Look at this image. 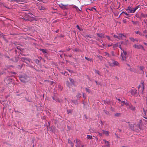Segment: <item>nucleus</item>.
<instances>
[{"label": "nucleus", "instance_id": "b1692460", "mask_svg": "<svg viewBox=\"0 0 147 147\" xmlns=\"http://www.w3.org/2000/svg\"><path fill=\"white\" fill-rule=\"evenodd\" d=\"M85 58L86 60H87L90 61H91L92 60V59H90L86 57H85Z\"/></svg>", "mask_w": 147, "mask_h": 147}, {"label": "nucleus", "instance_id": "a19ab883", "mask_svg": "<svg viewBox=\"0 0 147 147\" xmlns=\"http://www.w3.org/2000/svg\"><path fill=\"white\" fill-rule=\"evenodd\" d=\"M83 97L84 98V99H85V98H86V96L84 95V93H83Z\"/></svg>", "mask_w": 147, "mask_h": 147}, {"label": "nucleus", "instance_id": "2f4dec72", "mask_svg": "<svg viewBox=\"0 0 147 147\" xmlns=\"http://www.w3.org/2000/svg\"><path fill=\"white\" fill-rule=\"evenodd\" d=\"M40 50L43 53H46V50L44 49H41Z\"/></svg>", "mask_w": 147, "mask_h": 147}, {"label": "nucleus", "instance_id": "a18cd8bd", "mask_svg": "<svg viewBox=\"0 0 147 147\" xmlns=\"http://www.w3.org/2000/svg\"><path fill=\"white\" fill-rule=\"evenodd\" d=\"M135 107H133L131 109V110L133 111H134L135 110Z\"/></svg>", "mask_w": 147, "mask_h": 147}, {"label": "nucleus", "instance_id": "423d86ee", "mask_svg": "<svg viewBox=\"0 0 147 147\" xmlns=\"http://www.w3.org/2000/svg\"><path fill=\"white\" fill-rule=\"evenodd\" d=\"M143 117L145 119H147V110H145L144 108L143 109Z\"/></svg>", "mask_w": 147, "mask_h": 147}, {"label": "nucleus", "instance_id": "393cba45", "mask_svg": "<svg viewBox=\"0 0 147 147\" xmlns=\"http://www.w3.org/2000/svg\"><path fill=\"white\" fill-rule=\"evenodd\" d=\"M124 13L125 15H127V16L129 17L130 16L129 14H127L126 12H125L124 11H123L121 13Z\"/></svg>", "mask_w": 147, "mask_h": 147}, {"label": "nucleus", "instance_id": "5fc2aeb1", "mask_svg": "<svg viewBox=\"0 0 147 147\" xmlns=\"http://www.w3.org/2000/svg\"><path fill=\"white\" fill-rule=\"evenodd\" d=\"M131 22H133V23H134V24H136L135 23V22H134V21H132Z\"/></svg>", "mask_w": 147, "mask_h": 147}, {"label": "nucleus", "instance_id": "6e6d98bb", "mask_svg": "<svg viewBox=\"0 0 147 147\" xmlns=\"http://www.w3.org/2000/svg\"><path fill=\"white\" fill-rule=\"evenodd\" d=\"M144 44L145 45H146L147 46V43H146V42H144Z\"/></svg>", "mask_w": 147, "mask_h": 147}, {"label": "nucleus", "instance_id": "6ab92c4d", "mask_svg": "<svg viewBox=\"0 0 147 147\" xmlns=\"http://www.w3.org/2000/svg\"><path fill=\"white\" fill-rule=\"evenodd\" d=\"M87 138L88 139H92V137L91 136L88 135L87 136Z\"/></svg>", "mask_w": 147, "mask_h": 147}, {"label": "nucleus", "instance_id": "bf43d9fd", "mask_svg": "<svg viewBox=\"0 0 147 147\" xmlns=\"http://www.w3.org/2000/svg\"><path fill=\"white\" fill-rule=\"evenodd\" d=\"M119 130L120 132H121V129H119Z\"/></svg>", "mask_w": 147, "mask_h": 147}, {"label": "nucleus", "instance_id": "8fccbe9b", "mask_svg": "<svg viewBox=\"0 0 147 147\" xmlns=\"http://www.w3.org/2000/svg\"><path fill=\"white\" fill-rule=\"evenodd\" d=\"M112 45H113V44H112L111 45H108V47H110V46H111Z\"/></svg>", "mask_w": 147, "mask_h": 147}, {"label": "nucleus", "instance_id": "09e8293b", "mask_svg": "<svg viewBox=\"0 0 147 147\" xmlns=\"http://www.w3.org/2000/svg\"><path fill=\"white\" fill-rule=\"evenodd\" d=\"M119 47L121 49V50L122 51V49L121 47V45H120L119 46Z\"/></svg>", "mask_w": 147, "mask_h": 147}, {"label": "nucleus", "instance_id": "4c0bfd02", "mask_svg": "<svg viewBox=\"0 0 147 147\" xmlns=\"http://www.w3.org/2000/svg\"><path fill=\"white\" fill-rule=\"evenodd\" d=\"M140 69L141 70H142L144 69V67L143 66H140Z\"/></svg>", "mask_w": 147, "mask_h": 147}, {"label": "nucleus", "instance_id": "5701e85b", "mask_svg": "<svg viewBox=\"0 0 147 147\" xmlns=\"http://www.w3.org/2000/svg\"><path fill=\"white\" fill-rule=\"evenodd\" d=\"M76 97L78 98L81 97V94L80 93H78L77 95L76 96Z\"/></svg>", "mask_w": 147, "mask_h": 147}, {"label": "nucleus", "instance_id": "72a5a7b5", "mask_svg": "<svg viewBox=\"0 0 147 147\" xmlns=\"http://www.w3.org/2000/svg\"><path fill=\"white\" fill-rule=\"evenodd\" d=\"M106 55H107L108 57H111V55L110 54L107 53H105Z\"/></svg>", "mask_w": 147, "mask_h": 147}, {"label": "nucleus", "instance_id": "c85d7f7f", "mask_svg": "<svg viewBox=\"0 0 147 147\" xmlns=\"http://www.w3.org/2000/svg\"><path fill=\"white\" fill-rule=\"evenodd\" d=\"M69 80L70 81L71 83H72V84H73L74 83V80L70 78H69Z\"/></svg>", "mask_w": 147, "mask_h": 147}, {"label": "nucleus", "instance_id": "052dcab7", "mask_svg": "<svg viewBox=\"0 0 147 147\" xmlns=\"http://www.w3.org/2000/svg\"><path fill=\"white\" fill-rule=\"evenodd\" d=\"M79 10L80 11H81L82 10V9L81 8V9H79Z\"/></svg>", "mask_w": 147, "mask_h": 147}, {"label": "nucleus", "instance_id": "13d9d810", "mask_svg": "<svg viewBox=\"0 0 147 147\" xmlns=\"http://www.w3.org/2000/svg\"><path fill=\"white\" fill-rule=\"evenodd\" d=\"M29 14H30V15H31V16H32V13H29Z\"/></svg>", "mask_w": 147, "mask_h": 147}, {"label": "nucleus", "instance_id": "4468645a", "mask_svg": "<svg viewBox=\"0 0 147 147\" xmlns=\"http://www.w3.org/2000/svg\"><path fill=\"white\" fill-rule=\"evenodd\" d=\"M113 47L114 49H115L116 48L118 47L119 45L118 43L115 44H113Z\"/></svg>", "mask_w": 147, "mask_h": 147}, {"label": "nucleus", "instance_id": "774afa93", "mask_svg": "<svg viewBox=\"0 0 147 147\" xmlns=\"http://www.w3.org/2000/svg\"><path fill=\"white\" fill-rule=\"evenodd\" d=\"M76 142H77V141H78L77 140H76Z\"/></svg>", "mask_w": 147, "mask_h": 147}, {"label": "nucleus", "instance_id": "0eeeda50", "mask_svg": "<svg viewBox=\"0 0 147 147\" xmlns=\"http://www.w3.org/2000/svg\"><path fill=\"white\" fill-rule=\"evenodd\" d=\"M38 8L39 10L44 11L46 9V8L44 6L39 5H38Z\"/></svg>", "mask_w": 147, "mask_h": 147}, {"label": "nucleus", "instance_id": "6e6552de", "mask_svg": "<svg viewBox=\"0 0 147 147\" xmlns=\"http://www.w3.org/2000/svg\"><path fill=\"white\" fill-rule=\"evenodd\" d=\"M97 35L98 37H99L100 38H105V34L104 33H97Z\"/></svg>", "mask_w": 147, "mask_h": 147}, {"label": "nucleus", "instance_id": "dca6fc26", "mask_svg": "<svg viewBox=\"0 0 147 147\" xmlns=\"http://www.w3.org/2000/svg\"><path fill=\"white\" fill-rule=\"evenodd\" d=\"M135 32L136 34H139L140 36L144 35H142V33L139 31H135Z\"/></svg>", "mask_w": 147, "mask_h": 147}, {"label": "nucleus", "instance_id": "bb28decb", "mask_svg": "<svg viewBox=\"0 0 147 147\" xmlns=\"http://www.w3.org/2000/svg\"><path fill=\"white\" fill-rule=\"evenodd\" d=\"M139 5L137 6L135 8H133V9L134 11V12H135V11L138 9V8L139 7Z\"/></svg>", "mask_w": 147, "mask_h": 147}, {"label": "nucleus", "instance_id": "c9c22d12", "mask_svg": "<svg viewBox=\"0 0 147 147\" xmlns=\"http://www.w3.org/2000/svg\"><path fill=\"white\" fill-rule=\"evenodd\" d=\"M88 9L90 10V11H93L94 9L96 10V9L94 7H92L90 9Z\"/></svg>", "mask_w": 147, "mask_h": 147}, {"label": "nucleus", "instance_id": "e2e57ef3", "mask_svg": "<svg viewBox=\"0 0 147 147\" xmlns=\"http://www.w3.org/2000/svg\"><path fill=\"white\" fill-rule=\"evenodd\" d=\"M145 37L146 38H147V35H145Z\"/></svg>", "mask_w": 147, "mask_h": 147}, {"label": "nucleus", "instance_id": "3c124183", "mask_svg": "<svg viewBox=\"0 0 147 147\" xmlns=\"http://www.w3.org/2000/svg\"><path fill=\"white\" fill-rule=\"evenodd\" d=\"M75 51H78V49H75Z\"/></svg>", "mask_w": 147, "mask_h": 147}, {"label": "nucleus", "instance_id": "338daca9", "mask_svg": "<svg viewBox=\"0 0 147 147\" xmlns=\"http://www.w3.org/2000/svg\"><path fill=\"white\" fill-rule=\"evenodd\" d=\"M17 96H20V94H18L17 95Z\"/></svg>", "mask_w": 147, "mask_h": 147}, {"label": "nucleus", "instance_id": "603ef678", "mask_svg": "<svg viewBox=\"0 0 147 147\" xmlns=\"http://www.w3.org/2000/svg\"><path fill=\"white\" fill-rule=\"evenodd\" d=\"M71 110H68V113H70L71 112Z\"/></svg>", "mask_w": 147, "mask_h": 147}, {"label": "nucleus", "instance_id": "f704fd0d", "mask_svg": "<svg viewBox=\"0 0 147 147\" xmlns=\"http://www.w3.org/2000/svg\"><path fill=\"white\" fill-rule=\"evenodd\" d=\"M35 62L37 64H38L39 62V60L38 59H36L35 60Z\"/></svg>", "mask_w": 147, "mask_h": 147}, {"label": "nucleus", "instance_id": "58836bf2", "mask_svg": "<svg viewBox=\"0 0 147 147\" xmlns=\"http://www.w3.org/2000/svg\"><path fill=\"white\" fill-rule=\"evenodd\" d=\"M106 37L109 40H111L110 37L109 36H106Z\"/></svg>", "mask_w": 147, "mask_h": 147}, {"label": "nucleus", "instance_id": "de8ad7c7", "mask_svg": "<svg viewBox=\"0 0 147 147\" xmlns=\"http://www.w3.org/2000/svg\"><path fill=\"white\" fill-rule=\"evenodd\" d=\"M121 103V106H123L124 105H125L124 103Z\"/></svg>", "mask_w": 147, "mask_h": 147}, {"label": "nucleus", "instance_id": "e433bc0d", "mask_svg": "<svg viewBox=\"0 0 147 147\" xmlns=\"http://www.w3.org/2000/svg\"><path fill=\"white\" fill-rule=\"evenodd\" d=\"M115 38H117L118 39H119V36H118H118H117V35H114V36H113Z\"/></svg>", "mask_w": 147, "mask_h": 147}, {"label": "nucleus", "instance_id": "680f3d73", "mask_svg": "<svg viewBox=\"0 0 147 147\" xmlns=\"http://www.w3.org/2000/svg\"><path fill=\"white\" fill-rule=\"evenodd\" d=\"M127 65L129 67L130 66V65L128 64H127Z\"/></svg>", "mask_w": 147, "mask_h": 147}, {"label": "nucleus", "instance_id": "c03bdc74", "mask_svg": "<svg viewBox=\"0 0 147 147\" xmlns=\"http://www.w3.org/2000/svg\"><path fill=\"white\" fill-rule=\"evenodd\" d=\"M129 70H130L131 71H133V69L131 68H130V69H129Z\"/></svg>", "mask_w": 147, "mask_h": 147}, {"label": "nucleus", "instance_id": "cd10ccee", "mask_svg": "<svg viewBox=\"0 0 147 147\" xmlns=\"http://www.w3.org/2000/svg\"><path fill=\"white\" fill-rule=\"evenodd\" d=\"M29 20L30 21H32L34 20V17H32L29 18Z\"/></svg>", "mask_w": 147, "mask_h": 147}, {"label": "nucleus", "instance_id": "c756f323", "mask_svg": "<svg viewBox=\"0 0 147 147\" xmlns=\"http://www.w3.org/2000/svg\"><path fill=\"white\" fill-rule=\"evenodd\" d=\"M120 113H117L115 114V116L116 117H119L120 115Z\"/></svg>", "mask_w": 147, "mask_h": 147}, {"label": "nucleus", "instance_id": "37998d69", "mask_svg": "<svg viewBox=\"0 0 147 147\" xmlns=\"http://www.w3.org/2000/svg\"><path fill=\"white\" fill-rule=\"evenodd\" d=\"M115 134L117 138H119L117 134Z\"/></svg>", "mask_w": 147, "mask_h": 147}, {"label": "nucleus", "instance_id": "473e14b6", "mask_svg": "<svg viewBox=\"0 0 147 147\" xmlns=\"http://www.w3.org/2000/svg\"><path fill=\"white\" fill-rule=\"evenodd\" d=\"M66 84L67 86H68L69 87L70 84H69V82L68 81L66 82Z\"/></svg>", "mask_w": 147, "mask_h": 147}, {"label": "nucleus", "instance_id": "a878e982", "mask_svg": "<svg viewBox=\"0 0 147 147\" xmlns=\"http://www.w3.org/2000/svg\"><path fill=\"white\" fill-rule=\"evenodd\" d=\"M85 89L86 90V91L87 92H88V93H90V89L88 88H85Z\"/></svg>", "mask_w": 147, "mask_h": 147}, {"label": "nucleus", "instance_id": "2eb2a0df", "mask_svg": "<svg viewBox=\"0 0 147 147\" xmlns=\"http://www.w3.org/2000/svg\"><path fill=\"white\" fill-rule=\"evenodd\" d=\"M103 133L105 134L107 136H108L109 135V133L108 131H105V130H103Z\"/></svg>", "mask_w": 147, "mask_h": 147}, {"label": "nucleus", "instance_id": "a211bd4d", "mask_svg": "<svg viewBox=\"0 0 147 147\" xmlns=\"http://www.w3.org/2000/svg\"><path fill=\"white\" fill-rule=\"evenodd\" d=\"M123 51L121 52V54H123V55H124L126 56L127 54V52L124 51V50H122Z\"/></svg>", "mask_w": 147, "mask_h": 147}, {"label": "nucleus", "instance_id": "7ed1b4c3", "mask_svg": "<svg viewBox=\"0 0 147 147\" xmlns=\"http://www.w3.org/2000/svg\"><path fill=\"white\" fill-rule=\"evenodd\" d=\"M133 47L137 49H141L143 50L144 51H145V49H144V47L142 45H137L135 44L133 46Z\"/></svg>", "mask_w": 147, "mask_h": 147}, {"label": "nucleus", "instance_id": "1a4fd4ad", "mask_svg": "<svg viewBox=\"0 0 147 147\" xmlns=\"http://www.w3.org/2000/svg\"><path fill=\"white\" fill-rule=\"evenodd\" d=\"M119 36V39H123V38L124 37H125V36L122 34H120L118 35Z\"/></svg>", "mask_w": 147, "mask_h": 147}, {"label": "nucleus", "instance_id": "f257e3e1", "mask_svg": "<svg viewBox=\"0 0 147 147\" xmlns=\"http://www.w3.org/2000/svg\"><path fill=\"white\" fill-rule=\"evenodd\" d=\"M109 65L111 66H117L119 65V63L117 61L112 60V62H109Z\"/></svg>", "mask_w": 147, "mask_h": 147}, {"label": "nucleus", "instance_id": "f03ea898", "mask_svg": "<svg viewBox=\"0 0 147 147\" xmlns=\"http://www.w3.org/2000/svg\"><path fill=\"white\" fill-rule=\"evenodd\" d=\"M20 80L22 82L25 83L27 81L28 77L26 76H21L20 77Z\"/></svg>", "mask_w": 147, "mask_h": 147}, {"label": "nucleus", "instance_id": "7c9ffc66", "mask_svg": "<svg viewBox=\"0 0 147 147\" xmlns=\"http://www.w3.org/2000/svg\"><path fill=\"white\" fill-rule=\"evenodd\" d=\"M95 72L96 73H97L99 75H100L99 71L95 70Z\"/></svg>", "mask_w": 147, "mask_h": 147}, {"label": "nucleus", "instance_id": "4d7b16f0", "mask_svg": "<svg viewBox=\"0 0 147 147\" xmlns=\"http://www.w3.org/2000/svg\"><path fill=\"white\" fill-rule=\"evenodd\" d=\"M105 113H106L107 114V113H108V112L107 111H106Z\"/></svg>", "mask_w": 147, "mask_h": 147}, {"label": "nucleus", "instance_id": "f8f14e48", "mask_svg": "<svg viewBox=\"0 0 147 147\" xmlns=\"http://www.w3.org/2000/svg\"><path fill=\"white\" fill-rule=\"evenodd\" d=\"M103 141L106 144V146L107 147H109L110 146V144L108 141H106L105 140H103Z\"/></svg>", "mask_w": 147, "mask_h": 147}, {"label": "nucleus", "instance_id": "864d4df0", "mask_svg": "<svg viewBox=\"0 0 147 147\" xmlns=\"http://www.w3.org/2000/svg\"><path fill=\"white\" fill-rule=\"evenodd\" d=\"M117 100H118L119 101H121V100H120V99H119V98H117Z\"/></svg>", "mask_w": 147, "mask_h": 147}, {"label": "nucleus", "instance_id": "9d476101", "mask_svg": "<svg viewBox=\"0 0 147 147\" xmlns=\"http://www.w3.org/2000/svg\"><path fill=\"white\" fill-rule=\"evenodd\" d=\"M14 1L17 2L18 3L20 4H22L25 2L24 1H20L18 0H14Z\"/></svg>", "mask_w": 147, "mask_h": 147}, {"label": "nucleus", "instance_id": "4be33fe9", "mask_svg": "<svg viewBox=\"0 0 147 147\" xmlns=\"http://www.w3.org/2000/svg\"><path fill=\"white\" fill-rule=\"evenodd\" d=\"M122 103H124L125 104V105L128 106L129 105V103L127 101L126 102H125V101H122L121 102Z\"/></svg>", "mask_w": 147, "mask_h": 147}, {"label": "nucleus", "instance_id": "69168bd1", "mask_svg": "<svg viewBox=\"0 0 147 147\" xmlns=\"http://www.w3.org/2000/svg\"><path fill=\"white\" fill-rule=\"evenodd\" d=\"M140 85L139 86L138 88H140Z\"/></svg>", "mask_w": 147, "mask_h": 147}, {"label": "nucleus", "instance_id": "aec40b11", "mask_svg": "<svg viewBox=\"0 0 147 147\" xmlns=\"http://www.w3.org/2000/svg\"><path fill=\"white\" fill-rule=\"evenodd\" d=\"M52 98L53 100H55L56 102H59V100L58 98H54V97H53Z\"/></svg>", "mask_w": 147, "mask_h": 147}, {"label": "nucleus", "instance_id": "412c9836", "mask_svg": "<svg viewBox=\"0 0 147 147\" xmlns=\"http://www.w3.org/2000/svg\"><path fill=\"white\" fill-rule=\"evenodd\" d=\"M84 36L86 38H92V37L90 35H88V34Z\"/></svg>", "mask_w": 147, "mask_h": 147}, {"label": "nucleus", "instance_id": "ddd939ff", "mask_svg": "<svg viewBox=\"0 0 147 147\" xmlns=\"http://www.w3.org/2000/svg\"><path fill=\"white\" fill-rule=\"evenodd\" d=\"M129 39L133 42H134L136 41L137 42L138 41V40L136 38L135 39L133 37L130 38Z\"/></svg>", "mask_w": 147, "mask_h": 147}, {"label": "nucleus", "instance_id": "0e129e2a", "mask_svg": "<svg viewBox=\"0 0 147 147\" xmlns=\"http://www.w3.org/2000/svg\"><path fill=\"white\" fill-rule=\"evenodd\" d=\"M112 55H113V56H114V55L113 54V52H112Z\"/></svg>", "mask_w": 147, "mask_h": 147}, {"label": "nucleus", "instance_id": "f3484780", "mask_svg": "<svg viewBox=\"0 0 147 147\" xmlns=\"http://www.w3.org/2000/svg\"><path fill=\"white\" fill-rule=\"evenodd\" d=\"M68 143L69 144H70V145L71 147H73L74 146L73 144L71 142V141H70L69 140H68Z\"/></svg>", "mask_w": 147, "mask_h": 147}, {"label": "nucleus", "instance_id": "20e7f679", "mask_svg": "<svg viewBox=\"0 0 147 147\" xmlns=\"http://www.w3.org/2000/svg\"><path fill=\"white\" fill-rule=\"evenodd\" d=\"M22 61L23 62H25L28 64H29L30 62V59H29L25 57H23L22 58Z\"/></svg>", "mask_w": 147, "mask_h": 147}, {"label": "nucleus", "instance_id": "79ce46f5", "mask_svg": "<svg viewBox=\"0 0 147 147\" xmlns=\"http://www.w3.org/2000/svg\"><path fill=\"white\" fill-rule=\"evenodd\" d=\"M77 28L78 29L80 30H81L80 29V27H79V26L78 25H77Z\"/></svg>", "mask_w": 147, "mask_h": 147}, {"label": "nucleus", "instance_id": "9b49d317", "mask_svg": "<svg viewBox=\"0 0 147 147\" xmlns=\"http://www.w3.org/2000/svg\"><path fill=\"white\" fill-rule=\"evenodd\" d=\"M121 56L122 58V60L123 61H125L126 60V56L123 55V54H121Z\"/></svg>", "mask_w": 147, "mask_h": 147}, {"label": "nucleus", "instance_id": "39448f33", "mask_svg": "<svg viewBox=\"0 0 147 147\" xmlns=\"http://www.w3.org/2000/svg\"><path fill=\"white\" fill-rule=\"evenodd\" d=\"M126 10L127 11L128 13H134L135 12L133 9V8L131 7H129L127 9H126Z\"/></svg>", "mask_w": 147, "mask_h": 147}, {"label": "nucleus", "instance_id": "49530a36", "mask_svg": "<svg viewBox=\"0 0 147 147\" xmlns=\"http://www.w3.org/2000/svg\"><path fill=\"white\" fill-rule=\"evenodd\" d=\"M147 32V31L145 30L143 31V33H146Z\"/></svg>", "mask_w": 147, "mask_h": 147}, {"label": "nucleus", "instance_id": "ea45409f", "mask_svg": "<svg viewBox=\"0 0 147 147\" xmlns=\"http://www.w3.org/2000/svg\"><path fill=\"white\" fill-rule=\"evenodd\" d=\"M141 84L142 85V88L143 89H144V82H142Z\"/></svg>", "mask_w": 147, "mask_h": 147}]
</instances>
